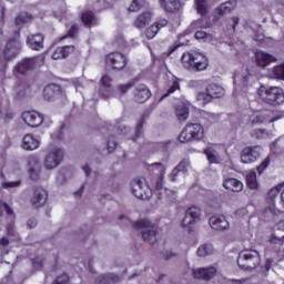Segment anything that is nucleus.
<instances>
[{"instance_id":"nucleus-42","label":"nucleus","mask_w":284,"mask_h":284,"mask_svg":"<svg viewBox=\"0 0 284 284\" xmlns=\"http://www.w3.org/2000/svg\"><path fill=\"white\" fill-rule=\"evenodd\" d=\"M64 128H65V124L63 122V123H61L59 131H57L55 133H52V135H51L52 141L59 142V141L63 140Z\"/></svg>"},{"instance_id":"nucleus-35","label":"nucleus","mask_w":284,"mask_h":284,"mask_svg":"<svg viewBox=\"0 0 284 284\" xmlns=\"http://www.w3.org/2000/svg\"><path fill=\"white\" fill-rule=\"evenodd\" d=\"M282 187H283V184H278V185L272 187L270 190V192H267V197H266L267 203H271V204L274 203L275 199L280 194V191H282Z\"/></svg>"},{"instance_id":"nucleus-2","label":"nucleus","mask_w":284,"mask_h":284,"mask_svg":"<svg viewBox=\"0 0 284 284\" xmlns=\"http://www.w3.org/2000/svg\"><path fill=\"white\" fill-rule=\"evenodd\" d=\"M261 264L260 252L255 250H243L240 251L237 256V265L242 271H253Z\"/></svg>"},{"instance_id":"nucleus-26","label":"nucleus","mask_w":284,"mask_h":284,"mask_svg":"<svg viewBox=\"0 0 284 284\" xmlns=\"http://www.w3.org/2000/svg\"><path fill=\"white\" fill-rule=\"evenodd\" d=\"M40 141L34 138V135L28 133L22 139V148L23 150L34 151L39 149Z\"/></svg>"},{"instance_id":"nucleus-25","label":"nucleus","mask_w":284,"mask_h":284,"mask_svg":"<svg viewBox=\"0 0 284 284\" xmlns=\"http://www.w3.org/2000/svg\"><path fill=\"white\" fill-rule=\"evenodd\" d=\"M225 190H229L233 193H241L243 191V183L241 180L234 178H226L223 184Z\"/></svg>"},{"instance_id":"nucleus-55","label":"nucleus","mask_w":284,"mask_h":284,"mask_svg":"<svg viewBox=\"0 0 284 284\" xmlns=\"http://www.w3.org/2000/svg\"><path fill=\"white\" fill-rule=\"evenodd\" d=\"M153 26H155L159 31L161 28H165V26H168V20L165 18H160Z\"/></svg>"},{"instance_id":"nucleus-44","label":"nucleus","mask_w":284,"mask_h":284,"mask_svg":"<svg viewBox=\"0 0 284 284\" xmlns=\"http://www.w3.org/2000/svg\"><path fill=\"white\" fill-rule=\"evenodd\" d=\"M143 8V0H133L129 7V12H136Z\"/></svg>"},{"instance_id":"nucleus-57","label":"nucleus","mask_w":284,"mask_h":284,"mask_svg":"<svg viewBox=\"0 0 284 284\" xmlns=\"http://www.w3.org/2000/svg\"><path fill=\"white\" fill-rule=\"evenodd\" d=\"M197 12L200 14H205V6L203 4V0H196Z\"/></svg>"},{"instance_id":"nucleus-40","label":"nucleus","mask_w":284,"mask_h":284,"mask_svg":"<svg viewBox=\"0 0 284 284\" xmlns=\"http://www.w3.org/2000/svg\"><path fill=\"white\" fill-rule=\"evenodd\" d=\"M233 9L234 4L232 3V1H227L219 7V12L220 14H229V12H232Z\"/></svg>"},{"instance_id":"nucleus-64","label":"nucleus","mask_w":284,"mask_h":284,"mask_svg":"<svg viewBox=\"0 0 284 284\" xmlns=\"http://www.w3.org/2000/svg\"><path fill=\"white\" fill-rule=\"evenodd\" d=\"M83 173H85V176H89L91 173V169L88 164L82 166Z\"/></svg>"},{"instance_id":"nucleus-6","label":"nucleus","mask_w":284,"mask_h":284,"mask_svg":"<svg viewBox=\"0 0 284 284\" xmlns=\"http://www.w3.org/2000/svg\"><path fill=\"white\" fill-rule=\"evenodd\" d=\"M133 230H144L142 231V240L150 244H154L156 241V226L152 224L149 220L142 219L132 223Z\"/></svg>"},{"instance_id":"nucleus-63","label":"nucleus","mask_w":284,"mask_h":284,"mask_svg":"<svg viewBox=\"0 0 284 284\" xmlns=\"http://www.w3.org/2000/svg\"><path fill=\"white\" fill-rule=\"evenodd\" d=\"M191 105L192 104L190 103V101L182 98V104L180 105V108H190Z\"/></svg>"},{"instance_id":"nucleus-46","label":"nucleus","mask_w":284,"mask_h":284,"mask_svg":"<svg viewBox=\"0 0 284 284\" xmlns=\"http://www.w3.org/2000/svg\"><path fill=\"white\" fill-rule=\"evenodd\" d=\"M273 74L275 79L284 80V63L273 68Z\"/></svg>"},{"instance_id":"nucleus-56","label":"nucleus","mask_w":284,"mask_h":284,"mask_svg":"<svg viewBox=\"0 0 284 284\" xmlns=\"http://www.w3.org/2000/svg\"><path fill=\"white\" fill-rule=\"evenodd\" d=\"M52 59L54 60L63 59V49H60V47H58L52 53Z\"/></svg>"},{"instance_id":"nucleus-3","label":"nucleus","mask_w":284,"mask_h":284,"mask_svg":"<svg viewBox=\"0 0 284 284\" xmlns=\"http://www.w3.org/2000/svg\"><path fill=\"white\" fill-rule=\"evenodd\" d=\"M181 61L185 70H192L193 72H203L210 65L207 58L200 53H183Z\"/></svg>"},{"instance_id":"nucleus-16","label":"nucleus","mask_w":284,"mask_h":284,"mask_svg":"<svg viewBox=\"0 0 284 284\" xmlns=\"http://www.w3.org/2000/svg\"><path fill=\"white\" fill-rule=\"evenodd\" d=\"M37 61H39V58L23 59L16 65V72H18V74H28V72H32L34 65H37Z\"/></svg>"},{"instance_id":"nucleus-28","label":"nucleus","mask_w":284,"mask_h":284,"mask_svg":"<svg viewBox=\"0 0 284 284\" xmlns=\"http://www.w3.org/2000/svg\"><path fill=\"white\" fill-rule=\"evenodd\" d=\"M160 6L165 12H176L181 8L179 0H159Z\"/></svg>"},{"instance_id":"nucleus-58","label":"nucleus","mask_w":284,"mask_h":284,"mask_svg":"<svg viewBox=\"0 0 284 284\" xmlns=\"http://www.w3.org/2000/svg\"><path fill=\"white\" fill-rule=\"evenodd\" d=\"M19 185H21V181L6 182L3 186L9 189V187H17Z\"/></svg>"},{"instance_id":"nucleus-4","label":"nucleus","mask_w":284,"mask_h":284,"mask_svg":"<svg viewBox=\"0 0 284 284\" xmlns=\"http://www.w3.org/2000/svg\"><path fill=\"white\" fill-rule=\"evenodd\" d=\"M258 94L262 101L268 105H282L284 103V92L278 87H261Z\"/></svg>"},{"instance_id":"nucleus-8","label":"nucleus","mask_w":284,"mask_h":284,"mask_svg":"<svg viewBox=\"0 0 284 284\" xmlns=\"http://www.w3.org/2000/svg\"><path fill=\"white\" fill-rule=\"evenodd\" d=\"M283 118L284 113L280 112L277 109H265L252 120V124L273 123Z\"/></svg>"},{"instance_id":"nucleus-12","label":"nucleus","mask_w":284,"mask_h":284,"mask_svg":"<svg viewBox=\"0 0 284 284\" xmlns=\"http://www.w3.org/2000/svg\"><path fill=\"white\" fill-rule=\"evenodd\" d=\"M22 120L28 126L37 129L44 122V115L37 112L36 110L24 111L22 113Z\"/></svg>"},{"instance_id":"nucleus-22","label":"nucleus","mask_w":284,"mask_h":284,"mask_svg":"<svg viewBox=\"0 0 284 284\" xmlns=\"http://www.w3.org/2000/svg\"><path fill=\"white\" fill-rule=\"evenodd\" d=\"M215 275H216L215 267L193 270V277L195 280L211 281L212 278L215 277Z\"/></svg>"},{"instance_id":"nucleus-10","label":"nucleus","mask_w":284,"mask_h":284,"mask_svg":"<svg viewBox=\"0 0 284 284\" xmlns=\"http://www.w3.org/2000/svg\"><path fill=\"white\" fill-rule=\"evenodd\" d=\"M197 221H201V207L191 206L185 212L184 219L181 221V226L186 227L189 233L194 231L193 224Z\"/></svg>"},{"instance_id":"nucleus-54","label":"nucleus","mask_w":284,"mask_h":284,"mask_svg":"<svg viewBox=\"0 0 284 284\" xmlns=\"http://www.w3.org/2000/svg\"><path fill=\"white\" fill-rule=\"evenodd\" d=\"M68 34H69V37H70L71 39H75V38H77V34H79V27H78L77 24H73V26L70 28Z\"/></svg>"},{"instance_id":"nucleus-21","label":"nucleus","mask_w":284,"mask_h":284,"mask_svg":"<svg viewBox=\"0 0 284 284\" xmlns=\"http://www.w3.org/2000/svg\"><path fill=\"white\" fill-rule=\"evenodd\" d=\"M190 168V161L187 159L181 160L180 163L169 174V180L171 182H176V178L179 176L180 173L182 174H187Z\"/></svg>"},{"instance_id":"nucleus-23","label":"nucleus","mask_w":284,"mask_h":284,"mask_svg":"<svg viewBox=\"0 0 284 284\" xmlns=\"http://www.w3.org/2000/svg\"><path fill=\"white\" fill-rule=\"evenodd\" d=\"M45 38H43V34L37 33V34H30L27 37V45L31 50H43V41Z\"/></svg>"},{"instance_id":"nucleus-50","label":"nucleus","mask_w":284,"mask_h":284,"mask_svg":"<svg viewBox=\"0 0 284 284\" xmlns=\"http://www.w3.org/2000/svg\"><path fill=\"white\" fill-rule=\"evenodd\" d=\"M179 81H173L172 85L168 89L166 93L162 95V99H165L166 97H170V94H174L176 90H179Z\"/></svg>"},{"instance_id":"nucleus-11","label":"nucleus","mask_w":284,"mask_h":284,"mask_svg":"<svg viewBox=\"0 0 284 284\" xmlns=\"http://www.w3.org/2000/svg\"><path fill=\"white\" fill-rule=\"evenodd\" d=\"M64 156V152L60 148H54L48 151L45 160H44V166L47 170H54L59 166L60 163H62V159Z\"/></svg>"},{"instance_id":"nucleus-37","label":"nucleus","mask_w":284,"mask_h":284,"mask_svg":"<svg viewBox=\"0 0 284 284\" xmlns=\"http://www.w3.org/2000/svg\"><path fill=\"white\" fill-rule=\"evenodd\" d=\"M82 23H84V26H87L88 28H90V26H93L94 21H97V19L94 18V13L92 11H87L84 13H82Z\"/></svg>"},{"instance_id":"nucleus-48","label":"nucleus","mask_w":284,"mask_h":284,"mask_svg":"<svg viewBox=\"0 0 284 284\" xmlns=\"http://www.w3.org/2000/svg\"><path fill=\"white\" fill-rule=\"evenodd\" d=\"M60 50H62V59H68L74 52V45L60 47Z\"/></svg>"},{"instance_id":"nucleus-19","label":"nucleus","mask_w":284,"mask_h":284,"mask_svg":"<svg viewBox=\"0 0 284 284\" xmlns=\"http://www.w3.org/2000/svg\"><path fill=\"white\" fill-rule=\"evenodd\" d=\"M255 63L258 68H267L270 63H276V57L263 51H257L255 53Z\"/></svg>"},{"instance_id":"nucleus-62","label":"nucleus","mask_w":284,"mask_h":284,"mask_svg":"<svg viewBox=\"0 0 284 284\" xmlns=\"http://www.w3.org/2000/svg\"><path fill=\"white\" fill-rule=\"evenodd\" d=\"M14 234V225L9 224L7 225V235L12 236Z\"/></svg>"},{"instance_id":"nucleus-52","label":"nucleus","mask_w":284,"mask_h":284,"mask_svg":"<svg viewBox=\"0 0 284 284\" xmlns=\"http://www.w3.org/2000/svg\"><path fill=\"white\" fill-rule=\"evenodd\" d=\"M101 83L103 88H111L112 87V78L108 74H103L101 78Z\"/></svg>"},{"instance_id":"nucleus-31","label":"nucleus","mask_w":284,"mask_h":284,"mask_svg":"<svg viewBox=\"0 0 284 284\" xmlns=\"http://www.w3.org/2000/svg\"><path fill=\"white\" fill-rule=\"evenodd\" d=\"M36 163V168L29 169V179H31L33 182H37L40 180V169L37 168V159L36 156H29V163Z\"/></svg>"},{"instance_id":"nucleus-7","label":"nucleus","mask_w":284,"mask_h":284,"mask_svg":"<svg viewBox=\"0 0 284 284\" xmlns=\"http://www.w3.org/2000/svg\"><path fill=\"white\" fill-rule=\"evenodd\" d=\"M225 95V89L223 87L211 83L206 88V93L201 92L197 94V101L201 102V105H207V103L212 102V99H221V97Z\"/></svg>"},{"instance_id":"nucleus-14","label":"nucleus","mask_w":284,"mask_h":284,"mask_svg":"<svg viewBox=\"0 0 284 284\" xmlns=\"http://www.w3.org/2000/svg\"><path fill=\"white\" fill-rule=\"evenodd\" d=\"M48 191H45L42 186L33 187V195L31 197V204L33 209L39 210L40 207L44 206L48 202Z\"/></svg>"},{"instance_id":"nucleus-60","label":"nucleus","mask_w":284,"mask_h":284,"mask_svg":"<svg viewBox=\"0 0 284 284\" xmlns=\"http://www.w3.org/2000/svg\"><path fill=\"white\" fill-rule=\"evenodd\" d=\"M278 216H280V220L277 222V225H278V227H284V212L278 211Z\"/></svg>"},{"instance_id":"nucleus-15","label":"nucleus","mask_w":284,"mask_h":284,"mask_svg":"<svg viewBox=\"0 0 284 284\" xmlns=\"http://www.w3.org/2000/svg\"><path fill=\"white\" fill-rule=\"evenodd\" d=\"M261 156V146H247L242 151V163L251 164L255 163Z\"/></svg>"},{"instance_id":"nucleus-24","label":"nucleus","mask_w":284,"mask_h":284,"mask_svg":"<svg viewBox=\"0 0 284 284\" xmlns=\"http://www.w3.org/2000/svg\"><path fill=\"white\" fill-rule=\"evenodd\" d=\"M17 54H19V42H17V40H9L3 50L4 59L10 61V59H14Z\"/></svg>"},{"instance_id":"nucleus-38","label":"nucleus","mask_w":284,"mask_h":284,"mask_svg":"<svg viewBox=\"0 0 284 284\" xmlns=\"http://www.w3.org/2000/svg\"><path fill=\"white\" fill-rule=\"evenodd\" d=\"M203 153L206 155L209 164H219V155L215 154L214 150L204 149Z\"/></svg>"},{"instance_id":"nucleus-47","label":"nucleus","mask_w":284,"mask_h":284,"mask_svg":"<svg viewBox=\"0 0 284 284\" xmlns=\"http://www.w3.org/2000/svg\"><path fill=\"white\" fill-rule=\"evenodd\" d=\"M134 88V83L130 82L128 84H120L118 85V92L119 94H128V91L132 90Z\"/></svg>"},{"instance_id":"nucleus-34","label":"nucleus","mask_w":284,"mask_h":284,"mask_svg":"<svg viewBox=\"0 0 284 284\" xmlns=\"http://www.w3.org/2000/svg\"><path fill=\"white\" fill-rule=\"evenodd\" d=\"M175 116L178 122H185L190 116V109L189 108H176L175 109Z\"/></svg>"},{"instance_id":"nucleus-20","label":"nucleus","mask_w":284,"mask_h":284,"mask_svg":"<svg viewBox=\"0 0 284 284\" xmlns=\"http://www.w3.org/2000/svg\"><path fill=\"white\" fill-rule=\"evenodd\" d=\"M152 17H154V12L151 10L143 11L135 18L133 22L134 28H138V30H143V28L149 26L150 21H152Z\"/></svg>"},{"instance_id":"nucleus-9","label":"nucleus","mask_w":284,"mask_h":284,"mask_svg":"<svg viewBox=\"0 0 284 284\" xmlns=\"http://www.w3.org/2000/svg\"><path fill=\"white\" fill-rule=\"evenodd\" d=\"M43 99L45 101H57V99H59L63 103L68 101V95L65 91L62 90L61 85L51 83L44 87Z\"/></svg>"},{"instance_id":"nucleus-53","label":"nucleus","mask_w":284,"mask_h":284,"mask_svg":"<svg viewBox=\"0 0 284 284\" xmlns=\"http://www.w3.org/2000/svg\"><path fill=\"white\" fill-rule=\"evenodd\" d=\"M116 148V141L114 136H110L108 140V151L109 153L113 152Z\"/></svg>"},{"instance_id":"nucleus-29","label":"nucleus","mask_w":284,"mask_h":284,"mask_svg":"<svg viewBox=\"0 0 284 284\" xmlns=\"http://www.w3.org/2000/svg\"><path fill=\"white\" fill-rule=\"evenodd\" d=\"M119 282V276L113 273H108L105 275H99L95 280V284H115Z\"/></svg>"},{"instance_id":"nucleus-45","label":"nucleus","mask_w":284,"mask_h":284,"mask_svg":"<svg viewBox=\"0 0 284 284\" xmlns=\"http://www.w3.org/2000/svg\"><path fill=\"white\" fill-rule=\"evenodd\" d=\"M146 39H154L156 34H159V27L155 24H152L150 28L146 29L145 31Z\"/></svg>"},{"instance_id":"nucleus-36","label":"nucleus","mask_w":284,"mask_h":284,"mask_svg":"<svg viewBox=\"0 0 284 284\" xmlns=\"http://www.w3.org/2000/svg\"><path fill=\"white\" fill-rule=\"evenodd\" d=\"M29 21H32V16L28 12H21L16 17V26H24Z\"/></svg>"},{"instance_id":"nucleus-17","label":"nucleus","mask_w":284,"mask_h":284,"mask_svg":"<svg viewBox=\"0 0 284 284\" xmlns=\"http://www.w3.org/2000/svg\"><path fill=\"white\" fill-rule=\"evenodd\" d=\"M152 97V91L145 84H139L133 90V99L136 103H145Z\"/></svg>"},{"instance_id":"nucleus-49","label":"nucleus","mask_w":284,"mask_h":284,"mask_svg":"<svg viewBox=\"0 0 284 284\" xmlns=\"http://www.w3.org/2000/svg\"><path fill=\"white\" fill-rule=\"evenodd\" d=\"M69 275L67 273H63L55 277L54 282L52 284H69Z\"/></svg>"},{"instance_id":"nucleus-39","label":"nucleus","mask_w":284,"mask_h":284,"mask_svg":"<svg viewBox=\"0 0 284 284\" xmlns=\"http://www.w3.org/2000/svg\"><path fill=\"white\" fill-rule=\"evenodd\" d=\"M212 245L211 244H204L197 248V256L199 257H206L207 255L212 254Z\"/></svg>"},{"instance_id":"nucleus-18","label":"nucleus","mask_w":284,"mask_h":284,"mask_svg":"<svg viewBox=\"0 0 284 284\" xmlns=\"http://www.w3.org/2000/svg\"><path fill=\"white\" fill-rule=\"evenodd\" d=\"M209 225L215 231H224L230 227V223L224 215H212L209 217Z\"/></svg>"},{"instance_id":"nucleus-41","label":"nucleus","mask_w":284,"mask_h":284,"mask_svg":"<svg viewBox=\"0 0 284 284\" xmlns=\"http://www.w3.org/2000/svg\"><path fill=\"white\" fill-rule=\"evenodd\" d=\"M4 212L8 216H14L12 207H10L3 201H0V216H3Z\"/></svg>"},{"instance_id":"nucleus-43","label":"nucleus","mask_w":284,"mask_h":284,"mask_svg":"<svg viewBox=\"0 0 284 284\" xmlns=\"http://www.w3.org/2000/svg\"><path fill=\"white\" fill-rule=\"evenodd\" d=\"M271 163V155H267L265 160L262 161L261 165L256 168L258 174L264 173V171L270 166Z\"/></svg>"},{"instance_id":"nucleus-30","label":"nucleus","mask_w":284,"mask_h":284,"mask_svg":"<svg viewBox=\"0 0 284 284\" xmlns=\"http://www.w3.org/2000/svg\"><path fill=\"white\" fill-rule=\"evenodd\" d=\"M31 92H32V89H30V87L20 85L14 95V101H17V102L23 101V99L30 97Z\"/></svg>"},{"instance_id":"nucleus-5","label":"nucleus","mask_w":284,"mask_h":284,"mask_svg":"<svg viewBox=\"0 0 284 284\" xmlns=\"http://www.w3.org/2000/svg\"><path fill=\"white\" fill-rule=\"evenodd\" d=\"M131 193L138 200H150L153 195L152 189L149 186L144 178H136L132 180Z\"/></svg>"},{"instance_id":"nucleus-33","label":"nucleus","mask_w":284,"mask_h":284,"mask_svg":"<svg viewBox=\"0 0 284 284\" xmlns=\"http://www.w3.org/2000/svg\"><path fill=\"white\" fill-rule=\"evenodd\" d=\"M148 119L146 114H142L140 120H138L135 125V135H133V141L139 139L143 134V125L145 124V120Z\"/></svg>"},{"instance_id":"nucleus-1","label":"nucleus","mask_w":284,"mask_h":284,"mask_svg":"<svg viewBox=\"0 0 284 284\" xmlns=\"http://www.w3.org/2000/svg\"><path fill=\"white\" fill-rule=\"evenodd\" d=\"M205 139V128L199 122H189L182 129L178 141L180 143H199Z\"/></svg>"},{"instance_id":"nucleus-32","label":"nucleus","mask_w":284,"mask_h":284,"mask_svg":"<svg viewBox=\"0 0 284 284\" xmlns=\"http://www.w3.org/2000/svg\"><path fill=\"white\" fill-rule=\"evenodd\" d=\"M246 185L250 190H257V187H260L256 173L254 171L246 174Z\"/></svg>"},{"instance_id":"nucleus-13","label":"nucleus","mask_w":284,"mask_h":284,"mask_svg":"<svg viewBox=\"0 0 284 284\" xmlns=\"http://www.w3.org/2000/svg\"><path fill=\"white\" fill-rule=\"evenodd\" d=\"M106 63L112 70H123L128 65V58L121 52H112L108 54Z\"/></svg>"},{"instance_id":"nucleus-27","label":"nucleus","mask_w":284,"mask_h":284,"mask_svg":"<svg viewBox=\"0 0 284 284\" xmlns=\"http://www.w3.org/2000/svg\"><path fill=\"white\" fill-rule=\"evenodd\" d=\"M151 168H155L159 173L158 181L155 182V190L163 189V178L165 176L166 168L162 163H152Z\"/></svg>"},{"instance_id":"nucleus-51","label":"nucleus","mask_w":284,"mask_h":284,"mask_svg":"<svg viewBox=\"0 0 284 284\" xmlns=\"http://www.w3.org/2000/svg\"><path fill=\"white\" fill-rule=\"evenodd\" d=\"M43 264H44V258L43 257H33L32 258V265L37 270L43 268Z\"/></svg>"},{"instance_id":"nucleus-59","label":"nucleus","mask_w":284,"mask_h":284,"mask_svg":"<svg viewBox=\"0 0 284 284\" xmlns=\"http://www.w3.org/2000/svg\"><path fill=\"white\" fill-rule=\"evenodd\" d=\"M207 33L205 31H196L195 32V39L201 40V39H206Z\"/></svg>"},{"instance_id":"nucleus-61","label":"nucleus","mask_w":284,"mask_h":284,"mask_svg":"<svg viewBox=\"0 0 284 284\" xmlns=\"http://www.w3.org/2000/svg\"><path fill=\"white\" fill-rule=\"evenodd\" d=\"M9 244H10V241H9L8 237H1V239H0V246H2V247H8Z\"/></svg>"}]
</instances>
